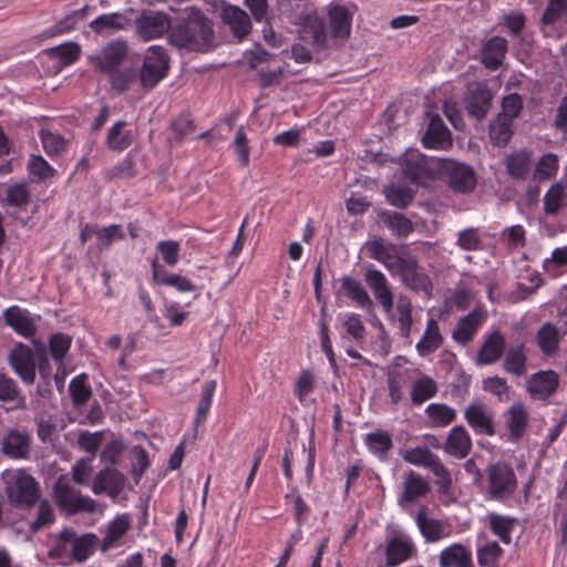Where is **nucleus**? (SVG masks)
Returning a JSON list of instances; mask_svg holds the SVG:
<instances>
[{"instance_id":"dca6fc26","label":"nucleus","mask_w":567,"mask_h":567,"mask_svg":"<svg viewBox=\"0 0 567 567\" xmlns=\"http://www.w3.org/2000/svg\"><path fill=\"white\" fill-rule=\"evenodd\" d=\"M559 385V377L553 370L538 371L527 381V391L535 400H546Z\"/></svg>"},{"instance_id":"72a5a7b5","label":"nucleus","mask_w":567,"mask_h":567,"mask_svg":"<svg viewBox=\"0 0 567 567\" xmlns=\"http://www.w3.org/2000/svg\"><path fill=\"white\" fill-rule=\"evenodd\" d=\"M413 550L414 547L410 540L392 537L385 547L386 567H395L408 560L412 556Z\"/></svg>"},{"instance_id":"de8ad7c7","label":"nucleus","mask_w":567,"mask_h":567,"mask_svg":"<svg viewBox=\"0 0 567 567\" xmlns=\"http://www.w3.org/2000/svg\"><path fill=\"white\" fill-rule=\"evenodd\" d=\"M425 414L434 426H446L456 417L455 410L444 403H431Z\"/></svg>"},{"instance_id":"6e6552de","label":"nucleus","mask_w":567,"mask_h":567,"mask_svg":"<svg viewBox=\"0 0 567 567\" xmlns=\"http://www.w3.org/2000/svg\"><path fill=\"white\" fill-rule=\"evenodd\" d=\"M135 34L144 41H153L171 32V17L158 10L145 9L134 20Z\"/></svg>"},{"instance_id":"9d476101","label":"nucleus","mask_w":567,"mask_h":567,"mask_svg":"<svg viewBox=\"0 0 567 567\" xmlns=\"http://www.w3.org/2000/svg\"><path fill=\"white\" fill-rule=\"evenodd\" d=\"M370 257L381 262L391 275H396L402 264L411 256L401 255L398 247L381 237L373 238L368 243Z\"/></svg>"},{"instance_id":"f704fd0d","label":"nucleus","mask_w":567,"mask_h":567,"mask_svg":"<svg viewBox=\"0 0 567 567\" xmlns=\"http://www.w3.org/2000/svg\"><path fill=\"white\" fill-rule=\"evenodd\" d=\"M341 287L347 292V296L355 301L362 309L372 312L374 303L367 290L362 287L361 282L350 276L341 278Z\"/></svg>"},{"instance_id":"39448f33","label":"nucleus","mask_w":567,"mask_h":567,"mask_svg":"<svg viewBox=\"0 0 567 567\" xmlns=\"http://www.w3.org/2000/svg\"><path fill=\"white\" fill-rule=\"evenodd\" d=\"M4 492L11 505L30 508L40 497L38 482L24 470L7 471L2 474Z\"/></svg>"},{"instance_id":"a211bd4d","label":"nucleus","mask_w":567,"mask_h":567,"mask_svg":"<svg viewBox=\"0 0 567 567\" xmlns=\"http://www.w3.org/2000/svg\"><path fill=\"white\" fill-rule=\"evenodd\" d=\"M1 451L14 460H25L31 452L30 435L27 431L11 430L2 440Z\"/></svg>"},{"instance_id":"a19ab883","label":"nucleus","mask_w":567,"mask_h":567,"mask_svg":"<svg viewBox=\"0 0 567 567\" xmlns=\"http://www.w3.org/2000/svg\"><path fill=\"white\" fill-rule=\"evenodd\" d=\"M365 443L369 450L380 460H386L388 452L392 449L393 443L390 434L384 431H377L367 434Z\"/></svg>"},{"instance_id":"9b49d317","label":"nucleus","mask_w":567,"mask_h":567,"mask_svg":"<svg viewBox=\"0 0 567 567\" xmlns=\"http://www.w3.org/2000/svg\"><path fill=\"white\" fill-rule=\"evenodd\" d=\"M492 92L486 82L468 83L463 99L468 115L477 121L484 118L492 106Z\"/></svg>"},{"instance_id":"aec40b11","label":"nucleus","mask_w":567,"mask_h":567,"mask_svg":"<svg viewBox=\"0 0 567 567\" xmlns=\"http://www.w3.org/2000/svg\"><path fill=\"white\" fill-rule=\"evenodd\" d=\"M331 35L336 39H347L350 35L352 13L341 4L331 3L327 8Z\"/></svg>"},{"instance_id":"69168bd1","label":"nucleus","mask_w":567,"mask_h":567,"mask_svg":"<svg viewBox=\"0 0 567 567\" xmlns=\"http://www.w3.org/2000/svg\"><path fill=\"white\" fill-rule=\"evenodd\" d=\"M502 548L496 542H491L477 550V558L482 566L493 567L502 555Z\"/></svg>"},{"instance_id":"c9c22d12","label":"nucleus","mask_w":567,"mask_h":567,"mask_svg":"<svg viewBox=\"0 0 567 567\" xmlns=\"http://www.w3.org/2000/svg\"><path fill=\"white\" fill-rule=\"evenodd\" d=\"M126 126L127 123L125 121H117L109 128L105 144L111 151L122 152L133 143L132 132L125 130Z\"/></svg>"},{"instance_id":"58836bf2","label":"nucleus","mask_w":567,"mask_h":567,"mask_svg":"<svg viewBox=\"0 0 567 567\" xmlns=\"http://www.w3.org/2000/svg\"><path fill=\"white\" fill-rule=\"evenodd\" d=\"M537 344L545 355L554 354L560 342V334L558 328L551 323H544L537 331Z\"/></svg>"},{"instance_id":"052dcab7","label":"nucleus","mask_w":567,"mask_h":567,"mask_svg":"<svg viewBox=\"0 0 567 567\" xmlns=\"http://www.w3.org/2000/svg\"><path fill=\"white\" fill-rule=\"evenodd\" d=\"M54 522V513L51 504L48 501H42L38 508L35 519L30 524V529L33 533L51 525Z\"/></svg>"},{"instance_id":"393cba45","label":"nucleus","mask_w":567,"mask_h":567,"mask_svg":"<svg viewBox=\"0 0 567 567\" xmlns=\"http://www.w3.org/2000/svg\"><path fill=\"white\" fill-rule=\"evenodd\" d=\"M507 41L502 37L491 38L482 48L481 61L483 65L492 71L497 70L505 59Z\"/></svg>"},{"instance_id":"680f3d73","label":"nucleus","mask_w":567,"mask_h":567,"mask_svg":"<svg viewBox=\"0 0 567 567\" xmlns=\"http://www.w3.org/2000/svg\"><path fill=\"white\" fill-rule=\"evenodd\" d=\"M233 145L235 147V152L237 154V158L239 161L240 166L246 167L249 164V146L248 138L245 132L244 126H240L235 135L233 141Z\"/></svg>"},{"instance_id":"3c124183","label":"nucleus","mask_w":567,"mask_h":567,"mask_svg":"<svg viewBox=\"0 0 567 567\" xmlns=\"http://www.w3.org/2000/svg\"><path fill=\"white\" fill-rule=\"evenodd\" d=\"M216 385H217V383L215 380H210L205 383L203 391H202L197 412H196V420H195L196 425L200 424L202 422H204L206 420L207 414L210 409V405H212Z\"/></svg>"},{"instance_id":"f8f14e48","label":"nucleus","mask_w":567,"mask_h":567,"mask_svg":"<svg viewBox=\"0 0 567 567\" xmlns=\"http://www.w3.org/2000/svg\"><path fill=\"white\" fill-rule=\"evenodd\" d=\"M8 362L25 384L34 383L37 364L33 351L29 346L17 342L8 354Z\"/></svg>"},{"instance_id":"603ef678","label":"nucleus","mask_w":567,"mask_h":567,"mask_svg":"<svg viewBox=\"0 0 567 567\" xmlns=\"http://www.w3.org/2000/svg\"><path fill=\"white\" fill-rule=\"evenodd\" d=\"M486 313L476 308L463 317V344L472 339L474 332L485 322Z\"/></svg>"},{"instance_id":"4d7b16f0","label":"nucleus","mask_w":567,"mask_h":567,"mask_svg":"<svg viewBox=\"0 0 567 567\" xmlns=\"http://www.w3.org/2000/svg\"><path fill=\"white\" fill-rule=\"evenodd\" d=\"M567 265V246L558 247L553 250L550 257L544 260V270L550 275L556 276L559 270Z\"/></svg>"},{"instance_id":"bf43d9fd","label":"nucleus","mask_w":567,"mask_h":567,"mask_svg":"<svg viewBox=\"0 0 567 567\" xmlns=\"http://www.w3.org/2000/svg\"><path fill=\"white\" fill-rule=\"evenodd\" d=\"M6 200L10 206L25 207L30 200V193L25 184H16L6 192Z\"/></svg>"},{"instance_id":"2f4dec72","label":"nucleus","mask_w":567,"mask_h":567,"mask_svg":"<svg viewBox=\"0 0 567 567\" xmlns=\"http://www.w3.org/2000/svg\"><path fill=\"white\" fill-rule=\"evenodd\" d=\"M465 419L476 433L493 435L494 424L492 415L482 404H473L465 411Z\"/></svg>"},{"instance_id":"f03ea898","label":"nucleus","mask_w":567,"mask_h":567,"mask_svg":"<svg viewBox=\"0 0 567 567\" xmlns=\"http://www.w3.org/2000/svg\"><path fill=\"white\" fill-rule=\"evenodd\" d=\"M214 40L213 23L199 10L178 20L168 34L171 45L187 52H208L214 48Z\"/></svg>"},{"instance_id":"5fc2aeb1","label":"nucleus","mask_w":567,"mask_h":567,"mask_svg":"<svg viewBox=\"0 0 567 567\" xmlns=\"http://www.w3.org/2000/svg\"><path fill=\"white\" fill-rule=\"evenodd\" d=\"M523 107L524 102L522 96L517 93H511L503 97L502 111L498 113V115L513 122L519 116Z\"/></svg>"},{"instance_id":"e2e57ef3","label":"nucleus","mask_w":567,"mask_h":567,"mask_svg":"<svg viewBox=\"0 0 567 567\" xmlns=\"http://www.w3.org/2000/svg\"><path fill=\"white\" fill-rule=\"evenodd\" d=\"M103 442V432L91 433L83 431L80 433L78 444L80 449L91 454V457L95 455Z\"/></svg>"},{"instance_id":"bb28decb","label":"nucleus","mask_w":567,"mask_h":567,"mask_svg":"<svg viewBox=\"0 0 567 567\" xmlns=\"http://www.w3.org/2000/svg\"><path fill=\"white\" fill-rule=\"evenodd\" d=\"M505 351V338L499 331H493L485 337L478 352L477 361L481 364H492L498 361Z\"/></svg>"},{"instance_id":"79ce46f5","label":"nucleus","mask_w":567,"mask_h":567,"mask_svg":"<svg viewBox=\"0 0 567 567\" xmlns=\"http://www.w3.org/2000/svg\"><path fill=\"white\" fill-rule=\"evenodd\" d=\"M128 527L130 523L124 516H118L112 520L107 527L106 536L102 542L101 551L106 553L109 549L113 548L125 535Z\"/></svg>"},{"instance_id":"774afa93","label":"nucleus","mask_w":567,"mask_h":567,"mask_svg":"<svg viewBox=\"0 0 567 567\" xmlns=\"http://www.w3.org/2000/svg\"><path fill=\"white\" fill-rule=\"evenodd\" d=\"M28 169L30 175L37 177L38 179H45L54 174V169L49 165V163L40 155H33L29 163Z\"/></svg>"},{"instance_id":"2eb2a0df","label":"nucleus","mask_w":567,"mask_h":567,"mask_svg":"<svg viewBox=\"0 0 567 567\" xmlns=\"http://www.w3.org/2000/svg\"><path fill=\"white\" fill-rule=\"evenodd\" d=\"M506 172L514 181H530L534 167L533 152L520 148L513 152L505 161Z\"/></svg>"},{"instance_id":"473e14b6","label":"nucleus","mask_w":567,"mask_h":567,"mask_svg":"<svg viewBox=\"0 0 567 567\" xmlns=\"http://www.w3.org/2000/svg\"><path fill=\"white\" fill-rule=\"evenodd\" d=\"M379 223L391 230L392 235L406 237L413 231V221L401 213L384 210L379 214Z\"/></svg>"},{"instance_id":"0eeeda50","label":"nucleus","mask_w":567,"mask_h":567,"mask_svg":"<svg viewBox=\"0 0 567 567\" xmlns=\"http://www.w3.org/2000/svg\"><path fill=\"white\" fill-rule=\"evenodd\" d=\"M489 498L504 502L514 496L517 491L518 482L514 468L504 463L497 462L491 464L487 470Z\"/></svg>"},{"instance_id":"c85d7f7f","label":"nucleus","mask_w":567,"mask_h":567,"mask_svg":"<svg viewBox=\"0 0 567 567\" xmlns=\"http://www.w3.org/2000/svg\"><path fill=\"white\" fill-rule=\"evenodd\" d=\"M559 169V158L555 153L543 154L534 163L532 183L542 184L556 177Z\"/></svg>"},{"instance_id":"7c9ffc66","label":"nucleus","mask_w":567,"mask_h":567,"mask_svg":"<svg viewBox=\"0 0 567 567\" xmlns=\"http://www.w3.org/2000/svg\"><path fill=\"white\" fill-rule=\"evenodd\" d=\"M99 544V537L93 533L79 536L73 530L71 539V560L84 563L94 553Z\"/></svg>"},{"instance_id":"4c0bfd02","label":"nucleus","mask_w":567,"mask_h":567,"mask_svg":"<svg viewBox=\"0 0 567 567\" xmlns=\"http://www.w3.org/2000/svg\"><path fill=\"white\" fill-rule=\"evenodd\" d=\"M527 357L524 344H517L507 349L504 358V370L515 377H522L527 371Z\"/></svg>"},{"instance_id":"b1692460","label":"nucleus","mask_w":567,"mask_h":567,"mask_svg":"<svg viewBox=\"0 0 567 567\" xmlns=\"http://www.w3.org/2000/svg\"><path fill=\"white\" fill-rule=\"evenodd\" d=\"M221 19L239 40L244 39L251 30L250 18L237 6L228 4L223 7Z\"/></svg>"},{"instance_id":"0e129e2a","label":"nucleus","mask_w":567,"mask_h":567,"mask_svg":"<svg viewBox=\"0 0 567 567\" xmlns=\"http://www.w3.org/2000/svg\"><path fill=\"white\" fill-rule=\"evenodd\" d=\"M41 142L48 155H59L65 150V141L50 131H41Z\"/></svg>"},{"instance_id":"4468645a","label":"nucleus","mask_w":567,"mask_h":567,"mask_svg":"<svg viewBox=\"0 0 567 567\" xmlns=\"http://www.w3.org/2000/svg\"><path fill=\"white\" fill-rule=\"evenodd\" d=\"M299 38L318 51L326 49L328 32L324 20L317 14H307L302 19Z\"/></svg>"},{"instance_id":"a18cd8bd","label":"nucleus","mask_w":567,"mask_h":567,"mask_svg":"<svg viewBox=\"0 0 567 567\" xmlns=\"http://www.w3.org/2000/svg\"><path fill=\"white\" fill-rule=\"evenodd\" d=\"M69 392L75 406L84 405L92 395V389L87 384V375L82 373L73 378L69 385Z\"/></svg>"},{"instance_id":"f3484780","label":"nucleus","mask_w":567,"mask_h":567,"mask_svg":"<svg viewBox=\"0 0 567 567\" xmlns=\"http://www.w3.org/2000/svg\"><path fill=\"white\" fill-rule=\"evenodd\" d=\"M124 485L125 476L120 471L105 468L96 474L92 489L96 495L107 493L111 497L116 498L123 491Z\"/></svg>"},{"instance_id":"4be33fe9","label":"nucleus","mask_w":567,"mask_h":567,"mask_svg":"<svg viewBox=\"0 0 567 567\" xmlns=\"http://www.w3.org/2000/svg\"><path fill=\"white\" fill-rule=\"evenodd\" d=\"M412 310L413 306L406 295H399L395 305L392 306V316H386L390 322L396 323L400 336L409 338L412 328Z\"/></svg>"},{"instance_id":"5701e85b","label":"nucleus","mask_w":567,"mask_h":567,"mask_svg":"<svg viewBox=\"0 0 567 567\" xmlns=\"http://www.w3.org/2000/svg\"><path fill=\"white\" fill-rule=\"evenodd\" d=\"M3 318L9 327L24 338L32 337L37 331V326L27 309L9 307L3 311Z\"/></svg>"},{"instance_id":"7ed1b4c3","label":"nucleus","mask_w":567,"mask_h":567,"mask_svg":"<svg viewBox=\"0 0 567 567\" xmlns=\"http://www.w3.org/2000/svg\"><path fill=\"white\" fill-rule=\"evenodd\" d=\"M403 172L413 184H422L424 178L439 174L447 179L454 192H461V163L450 158H429L419 151H409L404 155Z\"/></svg>"},{"instance_id":"13d9d810","label":"nucleus","mask_w":567,"mask_h":567,"mask_svg":"<svg viewBox=\"0 0 567 567\" xmlns=\"http://www.w3.org/2000/svg\"><path fill=\"white\" fill-rule=\"evenodd\" d=\"M73 537V529L64 528L61 530L56 545L49 553L51 558H69L71 559V539Z\"/></svg>"},{"instance_id":"864d4df0","label":"nucleus","mask_w":567,"mask_h":567,"mask_svg":"<svg viewBox=\"0 0 567 567\" xmlns=\"http://www.w3.org/2000/svg\"><path fill=\"white\" fill-rule=\"evenodd\" d=\"M72 338L64 333H55L50 338L49 348L54 361L62 363L70 350Z\"/></svg>"},{"instance_id":"412c9836","label":"nucleus","mask_w":567,"mask_h":567,"mask_svg":"<svg viewBox=\"0 0 567 567\" xmlns=\"http://www.w3.org/2000/svg\"><path fill=\"white\" fill-rule=\"evenodd\" d=\"M131 19L121 12L104 13L90 22L91 30L100 35H111L116 31L127 30Z\"/></svg>"},{"instance_id":"338daca9","label":"nucleus","mask_w":567,"mask_h":567,"mask_svg":"<svg viewBox=\"0 0 567 567\" xmlns=\"http://www.w3.org/2000/svg\"><path fill=\"white\" fill-rule=\"evenodd\" d=\"M166 265L173 267L179 260V243L176 240H162L156 246Z\"/></svg>"},{"instance_id":"6e6d98bb","label":"nucleus","mask_w":567,"mask_h":567,"mask_svg":"<svg viewBox=\"0 0 567 567\" xmlns=\"http://www.w3.org/2000/svg\"><path fill=\"white\" fill-rule=\"evenodd\" d=\"M125 237L124 231L120 225H110L96 230L97 246L100 249L109 248L115 240H121Z\"/></svg>"},{"instance_id":"ddd939ff","label":"nucleus","mask_w":567,"mask_h":567,"mask_svg":"<svg viewBox=\"0 0 567 567\" xmlns=\"http://www.w3.org/2000/svg\"><path fill=\"white\" fill-rule=\"evenodd\" d=\"M402 284L416 293H423L426 299L432 297V282L430 277L420 267L414 257H410L396 272Z\"/></svg>"},{"instance_id":"a878e982","label":"nucleus","mask_w":567,"mask_h":567,"mask_svg":"<svg viewBox=\"0 0 567 567\" xmlns=\"http://www.w3.org/2000/svg\"><path fill=\"white\" fill-rule=\"evenodd\" d=\"M430 492L427 482L419 474L410 471L405 474L404 488L399 497L398 504L404 507L405 504L416 502L420 497Z\"/></svg>"},{"instance_id":"6ab92c4d","label":"nucleus","mask_w":567,"mask_h":567,"mask_svg":"<svg viewBox=\"0 0 567 567\" xmlns=\"http://www.w3.org/2000/svg\"><path fill=\"white\" fill-rule=\"evenodd\" d=\"M422 143L426 148L446 150L451 147V133L439 115L430 118Z\"/></svg>"},{"instance_id":"1a4fd4ad","label":"nucleus","mask_w":567,"mask_h":567,"mask_svg":"<svg viewBox=\"0 0 567 567\" xmlns=\"http://www.w3.org/2000/svg\"><path fill=\"white\" fill-rule=\"evenodd\" d=\"M363 278L385 316L391 317L394 293L385 275L374 266L369 265L365 268Z\"/></svg>"},{"instance_id":"c03bdc74","label":"nucleus","mask_w":567,"mask_h":567,"mask_svg":"<svg viewBox=\"0 0 567 567\" xmlns=\"http://www.w3.org/2000/svg\"><path fill=\"white\" fill-rule=\"evenodd\" d=\"M513 122L498 115L489 124V138L494 145H505L512 136Z\"/></svg>"},{"instance_id":"423d86ee","label":"nucleus","mask_w":567,"mask_h":567,"mask_svg":"<svg viewBox=\"0 0 567 567\" xmlns=\"http://www.w3.org/2000/svg\"><path fill=\"white\" fill-rule=\"evenodd\" d=\"M53 496L55 504L66 516L78 513H93L96 509V502L90 496L82 495L65 476H60L56 480Z\"/></svg>"},{"instance_id":"cd10ccee","label":"nucleus","mask_w":567,"mask_h":567,"mask_svg":"<svg viewBox=\"0 0 567 567\" xmlns=\"http://www.w3.org/2000/svg\"><path fill=\"white\" fill-rule=\"evenodd\" d=\"M528 416V411L523 404H515L506 411L505 419L509 441L517 442L524 435Z\"/></svg>"},{"instance_id":"20e7f679","label":"nucleus","mask_w":567,"mask_h":567,"mask_svg":"<svg viewBox=\"0 0 567 567\" xmlns=\"http://www.w3.org/2000/svg\"><path fill=\"white\" fill-rule=\"evenodd\" d=\"M169 69L167 50L162 45H152L145 51L140 68H136V82L144 91H151L167 76Z\"/></svg>"},{"instance_id":"ea45409f","label":"nucleus","mask_w":567,"mask_h":567,"mask_svg":"<svg viewBox=\"0 0 567 567\" xmlns=\"http://www.w3.org/2000/svg\"><path fill=\"white\" fill-rule=\"evenodd\" d=\"M436 392L437 385L435 381L427 375H423L412 384L411 401L414 405H420L435 396Z\"/></svg>"},{"instance_id":"8fccbe9b","label":"nucleus","mask_w":567,"mask_h":567,"mask_svg":"<svg viewBox=\"0 0 567 567\" xmlns=\"http://www.w3.org/2000/svg\"><path fill=\"white\" fill-rule=\"evenodd\" d=\"M564 189L561 183L554 184L544 196V210L547 215H556L564 203Z\"/></svg>"},{"instance_id":"49530a36","label":"nucleus","mask_w":567,"mask_h":567,"mask_svg":"<svg viewBox=\"0 0 567 567\" xmlns=\"http://www.w3.org/2000/svg\"><path fill=\"white\" fill-rule=\"evenodd\" d=\"M489 527L492 532L504 543L511 544L512 542V532L514 529L515 519L508 516H503L498 514H489Z\"/></svg>"},{"instance_id":"c756f323","label":"nucleus","mask_w":567,"mask_h":567,"mask_svg":"<svg viewBox=\"0 0 567 567\" xmlns=\"http://www.w3.org/2000/svg\"><path fill=\"white\" fill-rule=\"evenodd\" d=\"M152 272L153 279L157 285L174 287L179 292H193L196 290V287L188 278L177 274H168L156 261L152 264Z\"/></svg>"},{"instance_id":"37998d69","label":"nucleus","mask_w":567,"mask_h":567,"mask_svg":"<svg viewBox=\"0 0 567 567\" xmlns=\"http://www.w3.org/2000/svg\"><path fill=\"white\" fill-rule=\"evenodd\" d=\"M441 344V334L434 319L427 321L426 330L422 339L416 343L420 355H426L435 351Z\"/></svg>"},{"instance_id":"09e8293b","label":"nucleus","mask_w":567,"mask_h":567,"mask_svg":"<svg viewBox=\"0 0 567 567\" xmlns=\"http://www.w3.org/2000/svg\"><path fill=\"white\" fill-rule=\"evenodd\" d=\"M384 195L392 206L401 209L406 208L414 198V193L411 188L394 184L384 188Z\"/></svg>"},{"instance_id":"e433bc0d","label":"nucleus","mask_w":567,"mask_h":567,"mask_svg":"<svg viewBox=\"0 0 567 567\" xmlns=\"http://www.w3.org/2000/svg\"><path fill=\"white\" fill-rule=\"evenodd\" d=\"M415 523L422 536L429 543L437 542L444 536L442 523L439 519L427 517L425 506L416 513Z\"/></svg>"},{"instance_id":"f257e3e1","label":"nucleus","mask_w":567,"mask_h":567,"mask_svg":"<svg viewBox=\"0 0 567 567\" xmlns=\"http://www.w3.org/2000/svg\"><path fill=\"white\" fill-rule=\"evenodd\" d=\"M128 54V41L117 38L90 56L94 70L109 75L110 84L117 93L127 92L136 83V68L124 65Z\"/></svg>"}]
</instances>
